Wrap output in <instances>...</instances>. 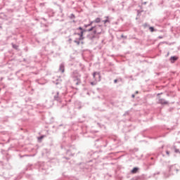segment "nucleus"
<instances>
[{"instance_id": "obj_15", "label": "nucleus", "mask_w": 180, "mask_h": 180, "mask_svg": "<svg viewBox=\"0 0 180 180\" xmlns=\"http://www.w3.org/2000/svg\"><path fill=\"white\" fill-rule=\"evenodd\" d=\"M76 43H77V44H79V42L78 41H75Z\"/></svg>"}, {"instance_id": "obj_13", "label": "nucleus", "mask_w": 180, "mask_h": 180, "mask_svg": "<svg viewBox=\"0 0 180 180\" xmlns=\"http://www.w3.org/2000/svg\"><path fill=\"white\" fill-rule=\"evenodd\" d=\"M166 154H167V155H169V151H166Z\"/></svg>"}, {"instance_id": "obj_12", "label": "nucleus", "mask_w": 180, "mask_h": 180, "mask_svg": "<svg viewBox=\"0 0 180 180\" xmlns=\"http://www.w3.org/2000/svg\"><path fill=\"white\" fill-rule=\"evenodd\" d=\"M94 29H95V27H92L90 30H89V32H92V30H94Z\"/></svg>"}, {"instance_id": "obj_9", "label": "nucleus", "mask_w": 180, "mask_h": 180, "mask_svg": "<svg viewBox=\"0 0 180 180\" xmlns=\"http://www.w3.org/2000/svg\"><path fill=\"white\" fill-rule=\"evenodd\" d=\"M103 22L104 25H106V23H108V22H109V18H108V17H107V19L105 20H103Z\"/></svg>"}, {"instance_id": "obj_7", "label": "nucleus", "mask_w": 180, "mask_h": 180, "mask_svg": "<svg viewBox=\"0 0 180 180\" xmlns=\"http://www.w3.org/2000/svg\"><path fill=\"white\" fill-rule=\"evenodd\" d=\"M101 31H98V30H94V34H96V33H97L98 34H101ZM92 37H95V35H93Z\"/></svg>"}, {"instance_id": "obj_16", "label": "nucleus", "mask_w": 180, "mask_h": 180, "mask_svg": "<svg viewBox=\"0 0 180 180\" xmlns=\"http://www.w3.org/2000/svg\"><path fill=\"white\" fill-rule=\"evenodd\" d=\"M132 98H134V95H132Z\"/></svg>"}, {"instance_id": "obj_3", "label": "nucleus", "mask_w": 180, "mask_h": 180, "mask_svg": "<svg viewBox=\"0 0 180 180\" xmlns=\"http://www.w3.org/2000/svg\"><path fill=\"white\" fill-rule=\"evenodd\" d=\"M92 23H101V18H96L94 21H92L90 23V26H91V25H92Z\"/></svg>"}, {"instance_id": "obj_11", "label": "nucleus", "mask_w": 180, "mask_h": 180, "mask_svg": "<svg viewBox=\"0 0 180 180\" xmlns=\"http://www.w3.org/2000/svg\"><path fill=\"white\" fill-rule=\"evenodd\" d=\"M149 30H150V32H154V27H150V28H149Z\"/></svg>"}, {"instance_id": "obj_6", "label": "nucleus", "mask_w": 180, "mask_h": 180, "mask_svg": "<svg viewBox=\"0 0 180 180\" xmlns=\"http://www.w3.org/2000/svg\"><path fill=\"white\" fill-rule=\"evenodd\" d=\"M138 171H139V168L134 167V168L131 170V173H132V174H136Z\"/></svg>"}, {"instance_id": "obj_8", "label": "nucleus", "mask_w": 180, "mask_h": 180, "mask_svg": "<svg viewBox=\"0 0 180 180\" xmlns=\"http://www.w3.org/2000/svg\"><path fill=\"white\" fill-rule=\"evenodd\" d=\"M96 75H98V78H101V75H99V73H98V72H94L93 74L94 78H95V77H96Z\"/></svg>"}, {"instance_id": "obj_10", "label": "nucleus", "mask_w": 180, "mask_h": 180, "mask_svg": "<svg viewBox=\"0 0 180 180\" xmlns=\"http://www.w3.org/2000/svg\"><path fill=\"white\" fill-rule=\"evenodd\" d=\"M13 49H15L16 50H18V45L13 44Z\"/></svg>"}, {"instance_id": "obj_2", "label": "nucleus", "mask_w": 180, "mask_h": 180, "mask_svg": "<svg viewBox=\"0 0 180 180\" xmlns=\"http://www.w3.org/2000/svg\"><path fill=\"white\" fill-rule=\"evenodd\" d=\"M159 103H160V105H168V101H165V99L160 98Z\"/></svg>"}, {"instance_id": "obj_14", "label": "nucleus", "mask_w": 180, "mask_h": 180, "mask_svg": "<svg viewBox=\"0 0 180 180\" xmlns=\"http://www.w3.org/2000/svg\"><path fill=\"white\" fill-rule=\"evenodd\" d=\"M114 82H115V84H116V82H117V79H115Z\"/></svg>"}, {"instance_id": "obj_4", "label": "nucleus", "mask_w": 180, "mask_h": 180, "mask_svg": "<svg viewBox=\"0 0 180 180\" xmlns=\"http://www.w3.org/2000/svg\"><path fill=\"white\" fill-rule=\"evenodd\" d=\"M176 60H178V58H176V56H172L170 58V60L172 63H175V61H176Z\"/></svg>"}, {"instance_id": "obj_1", "label": "nucleus", "mask_w": 180, "mask_h": 180, "mask_svg": "<svg viewBox=\"0 0 180 180\" xmlns=\"http://www.w3.org/2000/svg\"><path fill=\"white\" fill-rule=\"evenodd\" d=\"M85 30L82 29V27H79L77 29L76 32L75 33V36H78L77 40H84V32Z\"/></svg>"}, {"instance_id": "obj_5", "label": "nucleus", "mask_w": 180, "mask_h": 180, "mask_svg": "<svg viewBox=\"0 0 180 180\" xmlns=\"http://www.w3.org/2000/svg\"><path fill=\"white\" fill-rule=\"evenodd\" d=\"M59 70H60V72H64V71H65L64 65H60V68H59Z\"/></svg>"}]
</instances>
